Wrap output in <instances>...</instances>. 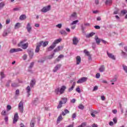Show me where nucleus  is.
I'll return each instance as SVG.
<instances>
[{
  "label": "nucleus",
  "instance_id": "nucleus-55",
  "mask_svg": "<svg viewBox=\"0 0 127 127\" xmlns=\"http://www.w3.org/2000/svg\"><path fill=\"white\" fill-rule=\"evenodd\" d=\"M76 113H73L72 115V119H75V118H76Z\"/></svg>",
  "mask_w": 127,
  "mask_h": 127
},
{
  "label": "nucleus",
  "instance_id": "nucleus-8",
  "mask_svg": "<svg viewBox=\"0 0 127 127\" xmlns=\"http://www.w3.org/2000/svg\"><path fill=\"white\" fill-rule=\"evenodd\" d=\"M18 121V113H16L14 116V119L13 121V124H15Z\"/></svg>",
  "mask_w": 127,
  "mask_h": 127
},
{
  "label": "nucleus",
  "instance_id": "nucleus-35",
  "mask_svg": "<svg viewBox=\"0 0 127 127\" xmlns=\"http://www.w3.org/2000/svg\"><path fill=\"white\" fill-rule=\"evenodd\" d=\"M78 22H79V20H76L75 21H73L71 24L70 25H74V24H76L77 23H78Z\"/></svg>",
  "mask_w": 127,
  "mask_h": 127
},
{
  "label": "nucleus",
  "instance_id": "nucleus-2",
  "mask_svg": "<svg viewBox=\"0 0 127 127\" xmlns=\"http://www.w3.org/2000/svg\"><path fill=\"white\" fill-rule=\"evenodd\" d=\"M51 9V6L49 5L48 6H46L44 7L42 9H41V11L42 12H47V11H49V10Z\"/></svg>",
  "mask_w": 127,
  "mask_h": 127
},
{
  "label": "nucleus",
  "instance_id": "nucleus-49",
  "mask_svg": "<svg viewBox=\"0 0 127 127\" xmlns=\"http://www.w3.org/2000/svg\"><path fill=\"white\" fill-rule=\"evenodd\" d=\"M20 9V8L19 7H15L13 9V10H14V11H16L17 10H19Z\"/></svg>",
  "mask_w": 127,
  "mask_h": 127
},
{
  "label": "nucleus",
  "instance_id": "nucleus-56",
  "mask_svg": "<svg viewBox=\"0 0 127 127\" xmlns=\"http://www.w3.org/2000/svg\"><path fill=\"white\" fill-rule=\"evenodd\" d=\"M94 28H95V29H100V28H101V27L98 25H96L94 26Z\"/></svg>",
  "mask_w": 127,
  "mask_h": 127
},
{
  "label": "nucleus",
  "instance_id": "nucleus-18",
  "mask_svg": "<svg viewBox=\"0 0 127 127\" xmlns=\"http://www.w3.org/2000/svg\"><path fill=\"white\" fill-rule=\"evenodd\" d=\"M20 20H24V19H26V15L25 14H22L19 17Z\"/></svg>",
  "mask_w": 127,
  "mask_h": 127
},
{
  "label": "nucleus",
  "instance_id": "nucleus-3",
  "mask_svg": "<svg viewBox=\"0 0 127 127\" xmlns=\"http://www.w3.org/2000/svg\"><path fill=\"white\" fill-rule=\"evenodd\" d=\"M18 46H20L23 49H26L28 47V43L23 44V41H21L18 44Z\"/></svg>",
  "mask_w": 127,
  "mask_h": 127
},
{
  "label": "nucleus",
  "instance_id": "nucleus-50",
  "mask_svg": "<svg viewBox=\"0 0 127 127\" xmlns=\"http://www.w3.org/2000/svg\"><path fill=\"white\" fill-rule=\"evenodd\" d=\"M121 13H123V14H126V13H127V11L126 10H123L121 11Z\"/></svg>",
  "mask_w": 127,
  "mask_h": 127
},
{
  "label": "nucleus",
  "instance_id": "nucleus-41",
  "mask_svg": "<svg viewBox=\"0 0 127 127\" xmlns=\"http://www.w3.org/2000/svg\"><path fill=\"white\" fill-rule=\"evenodd\" d=\"M113 122L114 124H117L118 123V118L117 117H115L113 119Z\"/></svg>",
  "mask_w": 127,
  "mask_h": 127
},
{
  "label": "nucleus",
  "instance_id": "nucleus-36",
  "mask_svg": "<svg viewBox=\"0 0 127 127\" xmlns=\"http://www.w3.org/2000/svg\"><path fill=\"white\" fill-rule=\"evenodd\" d=\"M123 69L124 70V71L126 72V73H127V66L126 65L123 64Z\"/></svg>",
  "mask_w": 127,
  "mask_h": 127
},
{
  "label": "nucleus",
  "instance_id": "nucleus-61",
  "mask_svg": "<svg viewBox=\"0 0 127 127\" xmlns=\"http://www.w3.org/2000/svg\"><path fill=\"white\" fill-rule=\"evenodd\" d=\"M97 90H98V86H95L94 87L93 91H97Z\"/></svg>",
  "mask_w": 127,
  "mask_h": 127
},
{
  "label": "nucleus",
  "instance_id": "nucleus-17",
  "mask_svg": "<svg viewBox=\"0 0 127 127\" xmlns=\"http://www.w3.org/2000/svg\"><path fill=\"white\" fill-rule=\"evenodd\" d=\"M21 27L20 23H16L15 25L14 28L15 29H18V28H20Z\"/></svg>",
  "mask_w": 127,
  "mask_h": 127
},
{
  "label": "nucleus",
  "instance_id": "nucleus-64",
  "mask_svg": "<svg viewBox=\"0 0 127 127\" xmlns=\"http://www.w3.org/2000/svg\"><path fill=\"white\" fill-rule=\"evenodd\" d=\"M92 127H98V125L94 124L92 125Z\"/></svg>",
  "mask_w": 127,
  "mask_h": 127
},
{
  "label": "nucleus",
  "instance_id": "nucleus-27",
  "mask_svg": "<svg viewBox=\"0 0 127 127\" xmlns=\"http://www.w3.org/2000/svg\"><path fill=\"white\" fill-rule=\"evenodd\" d=\"M60 50H61V47L60 46H58L57 48H56L55 50H54V52H59V51H60Z\"/></svg>",
  "mask_w": 127,
  "mask_h": 127
},
{
  "label": "nucleus",
  "instance_id": "nucleus-44",
  "mask_svg": "<svg viewBox=\"0 0 127 127\" xmlns=\"http://www.w3.org/2000/svg\"><path fill=\"white\" fill-rule=\"evenodd\" d=\"M76 15H77V13H76V12H73L71 14V16L72 17H76Z\"/></svg>",
  "mask_w": 127,
  "mask_h": 127
},
{
  "label": "nucleus",
  "instance_id": "nucleus-53",
  "mask_svg": "<svg viewBox=\"0 0 127 127\" xmlns=\"http://www.w3.org/2000/svg\"><path fill=\"white\" fill-rule=\"evenodd\" d=\"M101 76V74L100 73H97L96 75V77L98 79Z\"/></svg>",
  "mask_w": 127,
  "mask_h": 127
},
{
  "label": "nucleus",
  "instance_id": "nucleus-5",
  "mask_svg": "<svg viewBox=\"0 0 127 127\" xmlns=\"http://www.w3.org/2000/svg\"><path fill=\"white\" fill-rule=\"evenodd\" d=\"M87 79H88V78H87L86 77H83L81 78L80 79H79L77 81V83L81 84L82 83H85V82H86V81H87Z\"/></svg>",
  "mask_w": 127,
  "mask_h": 127
},
{
  "label": "nucleus",
  "instance_id": "nucleus-29",
  "mask_svg": "<svg viewBox=\"0 0 127 127\" xmlns=\"http://www.w3.org/2000/svg\"><path fill=\"white\" fill-rule=\"evenodd\" d=\"M42 44H43V41H41L37 43V47L40 48L41 46H42Z\"/></svg>",
  "mask_w": 127,
  "mask_h": 127
},
{
  "label": "nucleus",
  "instance_id": "nucleus-54",
  "mask_svg": "<svg viewBox=\"0 0 127 127\" xmlns=\"http://www.w3.org/2000/svg\"><path fill=\"white\" fill-rule=\"evenodd\" d=\"M15 94L17 95H19V90L17 89L15 91Z\"/></svg>",
  "mask_w": 127,
  "mask_h": 127
},
{
  "label": "nucleus",
  "instance_id": "nucleus-21",
  "mask_svg": "<svg viewBox=\"0 0 127 127\" xmlns=\"http://www.w3.org/2000/svg\"><path fill=\"white\" fill-rule=\"evenodd\" d=\"M112 3L113 1H112V0H106L105 1V4H106L107 5H110L112 4Z\"/></svg>",
  "mask_w": 127,
  "mask_h": 127
},
{
  "label": "nucleus",
  "instance_id": "nucleus-7",
  "mask_svg": "<svg viewBox=\"0 0 127 127\" xmlns=\"http://www.w3.org/2000/svg\"><path fill=\"white\" fill-rule=\"evenodd\" d=\"M20 51H22V49L20 48L18 49H11L9 52L10 53H14V52H19Z\"/></svg>",
  "mask_w": 127,
  "mask_h": 127
},
{
  "label": "nucleus",
  "instance_id": "nucleus-1",
  "mask_svg": "<svg viewBox=\"0 0 127 127\" xmlns=\"http://www.w3.org/2000/svg\"><path fill=\"white\" fill-rule=\"evenodd\" d=\"M67 89V87H66L65 86H63L60 88H57L55 90V93L57 94V95L59 94L62 95V94H64V92H65V89Z\"/></svg>",
  "mask_w": 127,
  "mask_h": 127
},
{
  "label": "nucleus",
  "instance_id": "nucleus-60",
  "mask_svg": "<svg viewBox=\"0 0 127 127\" xmlns=\"http://www.w3.org/2000/svg\"><path fill=\"white\" fill-rule=\"evenodd\" d=\"M101 41L103 42V43H104V44H106V43H108L106 41H105V40L101 39Z\"/></svg>",
  "mask_w": 127,
  "mask_h": 127
},
{
  "label": "nucleus",
  "instance_id": "nucleus-10",
  "mask_svg": "<svg viewBox=\"0 0 127 127\" xmlns=\"http://www.w3.org/2000/svg\"><path fill=\"white\" fill-rule=\"evenodd\" d=\"M26 28L28 32H29V33H30V32L31 31L32 29L31 26H30V23H28Z\"/></svg>",
  "mask_w": 127,
  "mask_h": 127
},
{
  "label": "nucleus",
  "instance_id": "nucleus-51",
  "mask_svg": "<svg viewBox=\"0 0 127 127\" xmlns=\"http://www.w3.org/2000/svg\"><path fill=\"white\" fill-rule=\"evenodd\" d=\"M56 27H58V28H61V27H62V24H59L57 25Z\"/></svg>",
  "mask_w": 127,
  "mask_h": 127
},
{
  "label": "nucleus",
  "instance_id": "nucleus-14",
  "mask_svg": "<svg viewBox=\"0 0 127 127\" xmlns=\"http://www.w3.org/2000/svg\"><path fill=\"white\" fill-rule=\"evenodd\" d=\"M56 47V45H55L54 44H53L52 46H50V47L48 49V51H52Z\"/></svg>",
  "mask_w": 127,
  "mask_h": 127
},
{
  "label": "nucleus",
  "instance_id": "nucleus-30",
  "mask_svg": "<svg viewBox=\"0 0 127 127\" xmlns=\"http://www.w3.org/2000/svg\"><path fill=\"white\" fill-rule=\"evenodd\" d=\"M62 100L63 101V104H66V103H67V101H68V99L66 97L62 98Z\"/></svg>",
  "mask_w": 127,
  "mask_h": 127
},
{
  "label": "nucleus",
  "instance_id": "nucleus-11",
  "mask_svg": "<svg viewBox=\"0 0 127 127\" xmlns=\"http://www.w3.org/2000/svg\"><path fill=\"white\" fill-rule=\"evenodd\" d=\"M61 68V64H57L53 70L54 72H56L58 70H59Z\"/></svg>",
  "mask_w": 127,
  "mask_h": 127
},
{
  "label": "nucleus",
  "instance_id": "nucleus-13",
  "mask_svg": "<svg viewBox=\"0 0 127 127\" xmlns=\"http://www.w3.org/2000/svg\"><path fill=\"white\" fill-rule=\"evenodd\" d=\"M76 64L79 65V64L81 63V57L78 56L76 57Z\"/></svg>",
  "mask_w": 127,
  "mask_h": 127
},
{
  "label": "nucleus",
  "instance_id": "nucleus-58",
  "mask_svg": "<svg viewBox=\"0 0 127 127\" xmlns=\"http://www.w3.org/2000/svg\"><path fill=\"white\" fill-rule=\"evenodd\" d=\"M71 103H72L74 104L76 102V99H72L70 100Z\"/></svg>",
  "mask_w": 127,
  "mask_h": 127
},
{
  "label": "nucleus",
  "instance_id": "nucleus-22",
  "mask_svg": "<svg viewBox=\"0 0 127 127\" xmlns=\"http://www.w3.org/2000/svg\"><path fill=\"white\" fill-rule=\"evenodd\" d=\"M35 123H36L35 120H34V119L32 120L31 121V123H30V127H34V126L35 125Z\"/></svg>",
  "mask_w": 127,
  "mask_h": 127
},
{
  "label": "nucleus",
  "instance_id": "nucleus-32",
  "mask_svg": "<svg viewBox=\"0 0 127 127\" xmlns=\"http://www.w3.org/2000/svg\"><path fill=\"white\" fill-rule=\"evenodd\" d=\"M78 108L80 110H84V109H85V106H84V105H83V104H79V105L78 106Z\"/></svg>",
  "mask_w": 127,
  "mask_h": 127
},
{
  "label": "nucleus",
  "instance_id": "nucleus-57",
  "mask_svg": "<svg viewBox=\"0 0 127 127\" xmlns=\"http://www.w3.org/2000/svg\"><path fill=\"white\" fill-rule=\"evenodd\" d=\"M9 22H10V19H7L6 20V24H8L9 23Z\"/></svg>",
  "mask_w": 127,
  "mask_h": 127
},
{
  "label": "nucleus",
  "instance_id": "nucleus-43",
  "mask_svg": "<svg viewBox=\"0 0 127 127\" xmlns=\"http://www.w3.org/2000/svg\"><path fill=\"white\" fill-rule=\"evenodd\" d=\"M29 54L30 57H32L33 56V53L31 51H29Z\"/></svg>",
  "mask_w": 127,
  "mask_h": 127
},
{
  "label": "nucleus",
  "instance_id": "nucleus-62",
  "mask_svg": "<svg viewBox=\"0 0 127 127\" xmlns=\"http://www.w3.org/2000/svg\"><path fill=\"white\" fill-rule=\"evenodd\" d=\"M11 86H12V87H17V85L16 84H15V83H12L11 84Z\"/></svg>",
  "mask_w": 127,
  "mask_h": 127
},
{
  "label": "nucleus",
  "instance_id": "nucleus-20",
  "mask_svg": "<svg viewBox=\"0 0 127 127\" xmlns=\"http://www.w3.org/2000/svg\"><path fill=\"white\" fill-rule=\"evenodd\" d=\"M95 38V40L97 44L98 45L100 44V43H101V40L99 39V37L96 36Z\"/></svg>",
  "mask_w": 127,
  "mask_h": 127
},
{
  "label": "nucleus",
  "instance_id": "nucleus-9",
  "mask_svg": "<svg viewBox=\"0 0 127 127\" xmlns=\"http://www.w3.org/2000/svg\"><path fill=\"white\" fill-rule=\"evenodd\" d=\"M73 45H77L79 43V40L77 38V37H74L72 39Z\"/></svg>",
  "mask_w": 127,
  "mask_h": 127
},
{
  "label": "nucleus",
  "instance_id": "nucleus-23",
  "mask_svg": "<svg viewBox=\"0 0 127 127\" xmlns=\"http://www.w3.org/2000/svg\"><path fill=\"white\" fill-rule=\"evenodd\" d=\"M60 33H61V34H62V35H64V36L67 35V32H66V31H65L64 30H61L60 31Z\"/></svg>",
  "mask_w": 127,
  "mask_h": 127
},
{
  "label": "nucleus",
  "instance_id": "nucleus-38",
  "mask_svg": "<svg viewBox=\"0 0 127 127\" xmlns=\"http://www.w3.org/2000/svg\"><path fill=\"white\" fill-rule=\"evenodd\" d=\"M40 51V48L36 46V49H35V52L36 53H38L39 51Z\"/></svg>",
  "mask_w": 127,
  "mask_h": 127
},
{
  "label": "nucleus",
  "instance_id": "nucleus-12",
  "mask_svg": "<svg viewBox=\"0 0 127 127\" xmlns=\"http://www.w3.org/2000/svg\"><path fill=\"white\" fill-rule=\"evenodd\" d=\"M61 41H62V39L60 38V39L55 40L53 44H54L55 45H56V44H58V43H60V42H61Z\"/></svg>",
  "mask_w": 127,
  "mask_h": 127
},
{
  "label": "nucleus",
  "instance_id": "nucleus-15",
  "mask_svg": "<svg viewBox=\"0 0 127 127\" xmlns=\"http://www.w3.org/2000/svg\"><path fill=\"white\" fill-rule=\"evenodd\" d=\"M75 86H76V82H74L72 83V86L68 89V91L71 92V91H73V89L75 88Z\"/></svg>",
  "mask_w": 127,
  "mask_h": 127
},
{
  "label": "nucleus",
  "instance_id": "nucleus-40",
  "mask_svg": "<svg viewBox=\"0 0 127 127\" xmlns=\"http://www.w3.org/2000/svg\"><path fill=\"white\" fill-rule=\"evenodd\" d=\"M76 91L78 93H81V90H80V86H78L76 89Z\"/></svg>",
  "mask_w": 127,
  "mask_h": 127
},
{
  "label": "nucleus",
  "instance_id": "nucleus-45",
  "mask_svg": "<svg viewBox=\"0 0 127 127\" xmlns=\"http://www.w3.org/2000/svg\"><path fill=\"white\" fill-rule=\"evenodd\" d=\"M22 58H23V60H25L26 59H27V55L24 54Z\"/></svg>",
  "mask_w": 127,
  "mask_h": 127
},
{
  "label": "nucleus",
  "instance_id": "nucleus-46",
  "mask_svg": "<svg viewBox=\"0 0 127 127\" xmlns=\"http://www.w3.org/2000/svg\"><path fill=\"white\" fill-rule=\"evenodd\" d=\"M54 57V54L53 55H51L50 56H48V58L49 59H52L53 58V57Z\"/></svg>",
  "mask_w": 127,
  "mask_h": 127
},
{
  "label": "nucleus",
  "instance_id": "nucleus-37",
  "mask_svg": "<svg viewBox=\"0 0 127 127\" xmlns=\"http://www.w3.org/2000/svg\"><path fill=\"white\" fill-rule=\"evenodd\" d=\"M42 45H43V47H46V46H47V45H48V42L47 41L44 42V43H43Z\"/></svg>",
  "mask_w": 127,
  "mask_h": 127
},
{
  "label": "nucleus",
  "instance_id": "nucleus-47",
  "mask_svg": "<svg viewBox=\"0 0 127 127\" xmlns=\"http://www.w3.org/2000/svg\"><path fill=\"white\" fill-rule=\"evenodd\" d=\"M11 110V106L10 105L7 106V110L10 111Z\"/></svg>",
  "mask_w": 127,
  "mask_h": 127
},
{
  "label": "nucleus",
  "instance_id": "nucleus-25",
  "mask_svg": "<svg viewBox=\"0 0 127 127\" xmlns=\"http://www.w3.org/2000/svg\"><path fill=\"white\" fill-rule=\"evenodd\" d=\"M36 82V81H35V79L32 80L30 82V86L33 87L34 86V85H35Z\"/></svg>",
  "mask_w": 127,
  "mask_h": 127
},
{
  "label": "nucleus",
  "instance_id": "nucleus-26",
  "mask_svg": "<svg viewBox=\"0 0 127 127\" xmlns=\"http://www.w3.org/2000/svg\"><path fill=\"white\" fill-rule=\"evenodd\" d=\"M63 105V102L62 101H60L59 105H58L57 109H61L62 105Z\"/></svg>",
  "mask_w": 127,
  "mask_h": 127
},
{
  "label": "nucleus",
  "instance_id": "nucleus-34",
  "mask_svg": "<svg viewBox=\"0 0 127 127\" xmlns=\"http://www.w3.org/2000/svg\"><path fill=\"white\" fill-rule=\"evenodd\" d=\"M62 120H63V118H62V115H61L57 119V122L58 123V122H60V121H62Z\"/></svg>",
  "mask_w": 127,
  "mask_h": 127
},
{
  "label": "nucleus",
  "instance_id": "nucleus-16",
  "mask_svg": "<svg viewBox=\"0 0 127 127\" xmlns=\"http://www.w3.org/2000/svg\"><path fill=\"white\" fill-rule=\"evenodd\" d=\"M84 53H85L86 56H88L89 58H91V55L90 54V52L88 51L87 50L85 49L84 50Z\"/></svg>",
  "mask_w": 127,
  "mask_h": 127
},
{
  "label": "nucleus",
  "instance_id": "nucleus-19",
  "mask_svg": "<svg viewBox=\"0 0 127 127\" xmlns=\"http://www.w3.org/2000/svg\"><path fill=\"white\" fill-rule=\"evenodd\" d=\"M69 113H70V111H69V110H68L67 109H65L64 112L63 111L62 115L64 116H66V114H69Z\"/></svg>",
  "mask_w": 127,
  "mask_h": 127
},
{
  "label": "nucleus",
  "instance_id": "nucleus-48",
  "mask_svg": "<svg viewBox=\"0 0 127 127\" xmlns=\"http://www.w3.org/2000/svg\"><path fill=\"white\" fill-rule=\"evenodd\" d=\"M0 75H1V78H4V77H5V75H4L3 72H0Z\"/></svg>",
  "mask_w": 127,
  "mask_h": 127
},
{
  "label": "nucleus",
  "instance_id": "nucleus-28",
  "mask_svg": "<svg viewBox=\"0 0 127 127\" xmlns=\"http://www.w3.org/2000/svg\"><path fill=\"white\" fill-rule=\"evenodd\" d=\"M100 72H104L105 71V66L102 65L99 69Z\"/></svg>",
  "mask_w": 127,
  "mask_h": 127
},
{
  "label": "nucleus",
  "instance_id": "nucleus-6",
  "mask_svg": "<svg viewBox=\"0 0 127 127\" xmlns=\"http://www.w3.org/2000/svg\"><path fill=\"white\" fill-rule=\"evenodd\" d=\"M107 56H108L109 58L112 59V60H116V57L113 54L109 53L108 51H107Z\"/></svg>",
  "mask_w": 127,
  "mask_h": 127
},
{
  "label": "nucleus",
  "instance_id": "nucleus-39",
  "mask_svg": "<svg viewBox=\"0 0 127 127\" xmlns=\"http://www.w3.org/2000/svg\"><path fill=\"white\" fill-rule=\"evenodd\" d=\"M1 115H2V116H5V115H6V111H5V110H3L1 113Z\"/></svg>",
  "mask_w": 127,
  "mask_h": 127
},
{
  "label": "nucleus",
  "instance_id": "nucleus-59",
  "mask_svg": "<svg viewBox=\"0 0 127 127\" xmlns=\"http://www.w3.org/2000/svg\"><path fill=\"white\" fill-rule=\"evenodd\" d=\"M33 65H34V63H31L29 66V68H32L33 67Z\"/></svg>",
  "mask_w": 127,
  "mask_h": 127
},
{
  "label": "nucleus",
  "instance_id": "nucleus-4",
  "mask_svg": "<svg viewBox=\"0 0 127 127\" xmlns=\"http://www.w3.org/2000/svg\"><path fill=\"white\" fill-rule=\"evenodd\" d=\"M18 109L20 113L22 114L23 113V102L20 101L18 104Z\"/></svg>",
  "mask_w": 127,
  "mask_h": 127
},
{
  "label": "nucleus",
  "instance_id": "nucleus-42",
  "mask_svg": "<svg viewBox=\"0 0 127 127\" xmlns=\"http://www.w3.org/2000/svg\"><path fill=\"white\" fill-rule=\"evenodd\" d=\"M64 57V56L63 55H60L59 57L57 59V61H60L59 58L61 59V58H63Z\"/></svg>",
  "mask_w": 127,
  "mask_h": 127
},
{
  "label": "nucleus",
  "instance_id": "nucleus-33",
  "mask_svg": "<svg viewBox=\"0 0 127 127\" xmlns=\"http://www.w3.org/2000/svg\"><path fill=\"white\" fill-rule=\"evenodd\" d=\"M4 5H5L4 2H1L0 3V9H1V8H2V7H3V6H4Z\"/></svg>",
  "mask_w": 127,
  "mask_h": 127
},
{
  "label": "nucleus",
  "instance_id": "nucleus-24",
  "mask_svg": "<svg viewBox=\"0 0 127 127\" xmlns=\"http://www.w3.org/2000/svg\"><path fill=\"white\" fill-rule=\"evenodd\" d=\"M26 90H27V93L28 94V97H29L30 96V93H29V92H30L31 91L30 86H27V87L26 88Z\"/></svg>",
  "mask_w": 127,
  "mask_h": 127
},
{
  "label": "nucleus",
  "instance_id": "nucleus-52",
  "mask_svg": "<svg viewBox=\"0 0 127 127\" xmlns=\"http://www.w3.org/2000/svg\"><path fill=\"white\" fill-rule=\"evenodd\" d=\"M101 99L102 101H105V100H106V97H105V96L103 95L101 96Z\"/></svg>",
  "mask_w": 127,
  "mask_h": 127
},
{
  "label": "nucleus",
  "instance_id": "nucleus-31",
  "mask_svg": "<svg viewBox=\"0 0 127 127\" xmlns=\"http://www.w3.org/2000/svg\"><path fill=\"white\" fill-rule=\"evenodd\" d=\"M95 35V33H91L90 34H89L88 35H87L86 36V37H87V38H89V37H92V36Z\"/></svg>",
  "mask_w": 127,
  "mask_h": 127
},
{
  "label": "nucleus",
  "instance_id": "nucleus-63",
  "mask_svg": "<svg viewBox=\"0 0 127 127\" xmlns=\"http://www.w3.org/2000/svg\"><path fill=\"white\" fill-rule=\"evenodd\" d=\"M7 35V32H4L3 33V36H6Z\"/></svg>",
  "mask_w": 127,
  "mask_h": 127
}]
</instances>
